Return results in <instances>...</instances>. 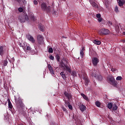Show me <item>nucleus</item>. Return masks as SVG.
<instances>
[{
  "label": "nucleus",
  "instance_id": "obj_30",
  "mask_svg": "<svg viewBox=\"0 0 125 125\" xmlns=\"http://www.w3.org/2000/svg\"><path fill=\"white\" fill-rule=\"evenodd\" d=\"M30 19L31 20H33V21H35L36 20V19L35 18V17L34 16V14H32L31 16H30Z\"/></svg>",
  "mask_w": 125,
  "mask_h": 125
},
{
  "label": "nucleus",
  "instance_id": "obj_45",
  "mask_svg": "<svg viewBox=\"0 0 125 125\" xmlns=\"http://www.w3.org/2000/svg\"><path fill=\"white\" fill-rule=\"evenodd\" d=\"M16 1H17L19 3H20L21 2V0H15Z\"/></svg>",
  "mask_w": 125,
  "mask_h": 125
},
{
  "label": "nucleus",
  "instance_id": "obj_10",
  "mask_svg": "<svg viewBox=\"0 0 125 125\" xmlns=\"http://www.w3.org/2000/svg\"><path fill=\"white\" fill-rule=\"evenodd\" d=\"M64 94L65 97H66L67 99H68V101H70V100L72 99V95L71 94L67 93V92L65 91H64Z\"/></svg>",
  "mask_w": 125,
  "mask_h": 125
},
{
  "label": "nucleus",
  "instance_id": "obj_48",
  "mask_svg": "<svg viewBox=\"0 0 125 125\" xmlns=\"http://www.w3.org/2000/svg\"><path fill=\"white\" fill-rule=\"evenodd\" d=\"M116 29H117V30H118V29H120V27H119V25H117V26H116Z\"/></svg>",
  "mask_w": 125,
  "mask_h": 125
},
{
  "label": "nucleus",
  "instance_id": "obj_55",
  "mask_svg": "<svg viewBox=\"0 0 125 125\" xmlns=\"http://www.w3.org/2000/svg\"><path fill=\"white\" fill-rule=\"evenodd\" d=\"M70 15H72V14H71V13H70Z\"/></svg>",
  "mask_w": 125,
  "mask_h": 125
},
{
  "label": "nucleus",
  "instance_id": "obj_49",
  "mask_svg": "<svg viewBox=\"0 0 125 125\" xmlns=\"http://www.w3.org/2000/svg\"><path fill=\"white\" fill-rule=\"evenodd\" d=\"M108 23H109V25H113V23L111 21H109Z\"/></svg>",
  "mask_w": 125,
  "mask_h": 125
},
{
  "label": "nucleus",
  "instance_id": "obj_16",
  "mask_svg": "<svg viewBox=\"0 0 125 125\" xmlns=\"http://www.w3.org/2000/svg\"><path fill=\"white\" fill-rule=\"evenodd\" d=\"M83 80L85 81V85H88V83H89V80H88V78L87 77L85 76L83 78Z\"/></svg>",
  "mask_w": 125,
  "mask_h": 125
},
{
  "label": "nucleus",
  "instance_id": "obj_7",
  "mask_svg": "<svg viewBox=\"0 0 125 125\" xmlns=\"http://www.w3.org/2000/svg\"><path fill=\"white\" fill-rule=\"evenodd\" d=\"M39 44H43V36L41 35H38L37 37Z\"/></svg>",
  "mask_w": 125,
  "mask_h": 125
},
{
  "label": "nucleus",
  "instance_id": "obj_23",
  "mask_svg": "<svg viewBox=\"0 0 125 125\" xmlns=\"http://www.w3.org/2000/svg\"><path fill=\"white\" fill-rule=\"evenodd\" d=\"M113 103H109L107 104V106L108 109H111L113 107Z\"/></svg>",
  "mask_w": 125,
  "mask_h": 125
},
{
  "label": "nucleus",
  "instance_id": "obj_46",
  "mask_svg": "<svg viewBox=\"0 0 125 125\" xmlns=\"http://www.w3.org/2000/svg\"><path fill=\"white\" fill-rule=\"evenodd\" d=\"M81 51H84V47H83L82 48V50H81Z\"/></svg>",
  "mask_w": 125,
  "mask_h": 125
},
{
  "label": "nucleus",
  "instance_id": "obj_36",
  "mask_svg": "<svg viewBox=\"0 0 125 125\" xmlns=\"http://www.w3.org/2000/svg\"><path fill=\"white\" fill-rule=\"evenodd\" d=\"M83 54H84L83 52L81 51L80 55H81L82 58H83Z\"/></svg>",
  "mask_w": 125,
  "mask_h": 125
},
{
  "label": "nucleus",
  "instance_id": "obj_5",
  "mask_svg": "<svg viewBox=\"0 0 125 125\" xmlns=\"http://www.w3.org/2000/svg\"><path fill=\"white\" fill-rule=\"evenodd\" d=\"M19 20L21 23H24L26 20H29V17L27 14H24V15H21L19 17Z\"/></svg>",
  "mask_w": 125,
  "mask_h": 125
},
{
  "label": "nucleus",
  "instance_id": "obj_32",
  "mask_svg": "<svg viewBox=\"0 0 125 125\" xmlns=\"http://www.w3.org/2000/svg\"><path fill=\"white\" fill-rule=\"evenodd\" d=\"M8 106L9 108H10V109H12V104H11V102L9 101L8 102Z\"/></svg>",
  "mask_w": 125,
  "mask_h": 125
},
{
  "label": "nucleus",
  "instance_id": "obj_6",
  "mask_svg": "<svg viewBox=\"0 0 125 125\" xmlns=\"http://www.w3.org/2000/svg\"><path fill=\"white\" fill-rule=\"evenodd\" d=\"M110 31L106 28H102L99 32L100 36H103V35H109Z\"/></svg>",
  "mask_w": 125,
  "mask_h": 125
},
{
  "label": "nucleus",
  "instance_id": "obj_13",
  "mask_svg": "<svg viewBox=\"0 0 125 125\" xmlns=\"http://www.w3.org/2000/svg\"><path fill=\"white\" fill-rule=\"evenodd\" d=\"M110 84L114 86V87H118V82H117L115 79L113 80L112 82L110 83Z\"/></svg>",
  "mask_w": 125,
  "mask_h": 125
},
{
  "label": "nucleus",
  "instance_id": "obj_2",
  "mask_svg": "<svg viewBox=\"0 0 125 125\" xmlns=\"http://www.w3.org/2000/svg\"><path fill=\"white\" fill-rule=\"evenodd\" d=\"M65 61L66 64L64 63L62 61L61 62V67L62 68V70L71 74V73H72V67L70 65L68 64V61L66 60H65Z\"/></svg>",
  "mask_w": 125,
  "mask_h": 125
},
{
  "label": "nucleus",
  "instance_id": "obj_26",
  "mask_svg": "<svg viewBox=\"0 0 125 125\" xmlns=\"http://www.w3.org/2000/svg\"><path fill=\"white\" fill-rule=\"evenodd\" d=\"M118 110V106H117V104H114L113 105V111H117Z\"/></svg>",
  "mask_w": 125,
  "mask_h": 125
},
{
  "label": "nucleus",
  "instance_id": "obj_3",
  "mask_svg": "<svg viewBox=\"0 0 125 125\" xmlns=\"http://www.w3.org/2000/svg\"><path fill=\"white\" fill-rule=\"evenodd\" d=\"M41 7L42 11H45V12L48 14L50 13L51 12V10H52V9L53 8L52 7L47 5L46 3L44 2H42L41 4Z\"/></svg>",
  "mask_w": 125,
  "mask_h": 125
},
{
  "label": "nucleus",
  "instance_id": "obj_11",
  "mask_svg": "<svg viewBox=\"0 0 125 125\" xmlns=\"http://www.w3.org/2000/svg\"><path fill=\"white\" fill-rule=\"evenodd\" d=\"M78 106H79L80 110H81V111H82V112H84V111H85V110H86V107L82 104H80L78 105Z\"/></svg>",
  "mask_w": 125,
  "mask_h": 125
},
{
  "label": "nucleus",
  "instance_id": "obj_44",
  "mask_svg": "<svg viewBox=\"0 0 125 125\" xmlns=\"http://www.w3.org/2000/svg\"><path fill=\"white\" fill-rule=\"evenodd\" d=\"M99 22H101L102 21V18H99L98 19Z\"/></svg>",
  "mask_w": 125,
  "mask_h": 125
},
{
  "label": "nucleus",
  "instance_id": "obj_17",
  "mask_svg": "<svg viewBox=\"0 0 125 125\" xmlns=\"http://www.w3.org/2000/svg\"><path fill=\"white\" fill-rule=\"evenodd\" d=\"M39 28L42 32H44V27L43 26V25H42V23H40L39 24Z\"/></svg>",
  "mask_w": 125,
  "mask_h": 125
},
{
  "label": "nucleus",
  "instance_id": "obj_15",
  "mask_svg": "<svg viewBox=\"0 0 125 125\" xmlns=\"http://www.w3.org/2000/svg\"><path fill=\"white\" fill-rule=\"evenodd\" d=\"M48 68L49 69V71L50 72L51 74L52 75H54V71L53 70V69L52 68V66L50 64L48 65Z\"/></svg>",
  "mask_w": 125,
  "mask_h": 125
},
{
  "label": "nucleus",
  "instance_id": "obj_14",
  "mask_svg": "<svg viewBox=\"0 0 125 125\" xmlns=\"http://www.w3.org/2000/svg\"><path fill=\"white\" fill-rule=\"evenodd\" d=\"M60 75L62 78L63 80H64V81H66V79H67V76H66V74H65V72L64 71H62L60 73Z\"/></svg>",
  "mask_w": 125,
  "mask_h": 125
},
{
  "label": "nucleus",
  "instance_id": "obj_27",
  "mask_svg": "<svg viewBox=\"0 0 125 125\" xmlns=\"http://www.w3.org/2000/svg\"><path fill=\"white\" fill-rule=\"evenodd\" d=\"M95 105L97 107H100V106H101V103H100L99 101H96L95 102Z\"/></svg>",
  "mask_w": 125,
  "mask_h": 125
},
{
  "label": "nucleus",
  "instance_id": "obj_29",
  "mask_svg": "<svg viewBox=\"0 0 125 125\" xmlns=\"http://www.w3.org/2000/svg\"><path fill=\"white\" fill-rule=\"evenodd\" d=\"M114 11H115V12H116V13H118L119 12L118 6H115Z\"/></svg>",
  "mask_w": 125,
  "mask_h": 125
},
{
  "label": "nucleus",
  "instance_id": "obj_54",
  "mask_svg": "<svg viewBox=\"0 0 125 125\" xmlns=\"http://www.w3.org/2000/svg\"><path fill=\"white\" fill-rule=\"evenodd\" d=\"M124 42H125V40L124 41Z\"/></svg>",
  "mask_w": 125,
  "mask_h": 125
},
{
  "label": "nucleus",
  "instance_id": "obj_12",
  "mask_svg": "<svg viewBox=\"0 0 125 125\" xmlns=\"http://www.w3.org/2000/svg\"><path fill=\"white\" fill-rule=\"evenodd\" d=\"M4 55V49L3 46H0V55L2 57Z\"/></svg>",
  "mask_w": 125,
  "mask_h": 125
},
{
  "label": "nucleus",
  "instance_id": "obj_41",
  "mask_svg": "<svg viewBox=\"0 0 125 125\" xmlns=\"http://www.w3.org/2000/svg\"><path fill=\"white\" fill-rule=\"evenodd\" d=\"M31 49H32V48H31V46H28L26 48L27 50H31Z\"/></svg>",
  "mask_w": 125,
  "mask_h": 125
},
{
  "label": "nucleus",
  "instance_id": "obj_37",
  "mask_svg": "<svg viewBox=\"0 0 125 125\" xmlns=\"http://www.w3.org/2000/svg\"><path fill=\"white\" fill-rule=\"evenodd\" d=\"M18 10H19V12H22V11H23V8L20 7V8H19Z\"/></svg>",
  "mask_w": 125,
  "mask_h": 125
},
{
  "label": "nucleus",
  "instance_id": "obj_28",
  "mask_svg": "<svg viewBox=\"0 0 125 125\" xmlns=\"http://www.w3.org/2000/svg\"><path fill=\"white\" fill-rule=\"evenodd\" d=\"M48 51L49 53H53V49H52V48L50 47L49 48Z\"/></svg>",
  "mask_w": 125,
  "mask_h": 125
},
{
  "label": "nucleus",
  "instance_id": "obj_19",
  "mask_svg": "<svg viewBox=\"0 0 125 125\" xmlns=\"http://www.w3.org/2000/svg\"><path fill=\"white\" fill-rule=\"evenodd\" d=\"M114 79H115V78L114 77V76L110 77L108 79L107 82H108V83H109L111 84V83L113 82V80Z\"/></svg>",
  "mask_w": 125,
  "mask_h": 125
},
{
  "label": "nucleus",
  "instance_id": "obj_24",
  "mask_svg": "<svg viewBox=\"0 0 125 125\" xmlns=\"http://www.w3.org/2000/svg\"><path fill=\"white\" fill-rule=\"evenodd\" d=\"M69 101H67L66 100H64V103H65L64 106H65V107H67V106H69V105L70 104V102Z\"/></svg>",
  "mask_w": 125,
  "mask_h": 125
},
{
  "label": "nucleus",
  "instance_id": "obj_18",
  "mask_svg": "<svg viewBox=\"0 0 125 125\" xmlns=\"http://www.w3.org/2000/svg\"><path fill=\"white\" fill-rule=\"evenodd\" d=\"M117 2L119 6H123V5H124V4L125 3L124 0H123V1L122 0H117Z\"/></svg>",
  "mask_w": 125,
  "mask_h": 125
},
{
  "label": "nucleus",
  "instance_id": "obj_1",
  "mask_svg": "<svg viewBox=\"0 0 125 125\" xmlns=\"http://www.w3.org/2000/svg\"><path fill=\"white\" fill-rule=\"evenodd\" d=\"M15 102L16 105L18 106L19 108H21V109L19 110V112L21 115H23L24 117L26 116V112L23 111L22 107H23V102H22V100L20 98H15Z\"/></svg>",
  "mask_w": 125,
  "mask_h": 125
},
{
  "label": "nucleus",
  "instance_id": "obj_9",
  "mask_svg": "<svg viewBox=\"0 0 125 125\" xmlns=\"http://www.w3.org/2000/svg\"><path fill=\"white\" fill-rule=\"evenodd\" d=\"M26 37H27V40H28L29 42H32V43H34L35 42L36 40L34 39V37H33L32 35L30 34H28Z\"/></svg>",
  "mask_w": 125,
  "mask_h": 125
},
{
  "label": "nucleus",
  "instance_id": "obj_38",
  "mask_svg": "<svg viewBox=\"0 0 125 125\" xmlns=\"http://www.w3.org/2000/svg\"><path fill=\"white\" fill-rule=\"evenodd\" d=\"M69 109H70V110H73V106H72V105L71 104H68V106Z\"/></svg>",
  "mask_w": 125,
  "mask_h": 125
},
{
  "label": "nucleus",
  "instance_id": "obj_21",
  "mask_svg": "<svg viewBox=\"0 0 125 125\" xmlns=\"http://www.w3.org/2000/svg\"><path fill=\"white\" fill-rule=\"evenodd\" d=\"M81 96H82V97H83V99H84L86 101H88V98L87 97V96H86V95H85L83 93H81Z\"/></svg>",
  "mask_w": 125,
  "mask_h": 125
},
{
  "label": "nucleus",
  "instance_id": "obj_39",
  "mask_svg": "<svg viewBox=\"0 0 125 125\" xmlns=\"http://www.w3.org/2000/svg\"><path fill=\"white\" fill-rule=\"evenodd\" d=\"M49 59H50L51 60H54V57H53V56L51 55L49 56Z\"/></svg>",
  "mask_w": 125,
  "mask_h": 125
},
{
  "label": "nucleus",
  "instance_id": "obj_22",
  "mask_svg": "<svg viewBox=\"0 0 125 125\" xmlns=\"http://www.w3.org/2000/svg\"><path fill=\"white\" fill-rule=\"evenodd\" d=\"M92 6L93 7H95V8H99V6L97 5V4H96V3H95V2H93L92 3Z\"/></svg>",
  "mask_w": 125,
  "mask_h": 125
},
{
  "label": "nucleus",
  "instance_id": "obj_40",
  "mask_svg": "<svg viewBox=\"0 0 125 125\" xmlns=\"http://www.w3.org/2000/svg\"><path fill=\"white\" fill-rule=\"evenodd\" d=\"M96 17H97V18H100V17H101V14H97L96 15Z\"/></svg>",
  "mask_w": 125,
  "mask_h": 125
},
{
  "label": "nucleus",
  "instance_id": "obj_51",
  "mask_svg": "<svg viewBox=\"0 0 125 125\" xmlns=\"http://www.w3.org/2000/svg\"><path fill=\"white\" fill-rule=\"evenodd\" d=\"M105 7H106V8H108V4L105 3Z\"/></svg>",
  "mask_w": 125,
  "mask_h": 125
},
{
  "label": "nucleus",
  "instance_id": "obj_43",
  "mask_svg": "<svg viewBox=\"0 0 125 125\" xmlns=\"http://www.w3.org/2000/svg\"><path fill=\"white\" fill-rule=\"evenodd\" d=\"M33 3H34V4H35V5H37L38 4V1H37V0H34V1H33Z\"/></svg>",
  "mask_w": 125,
  "mask_h": 125
},
{
  "label": "nucleus",
  "instance_id": "obj_33",
  "mask_svg": "<svg viewBox=\"0 0 125 125\" xmlns=\"http://www.w3.org/2000/svg\"><path fill=\"white\" fill-rule=\"evenodd\" d=\"M122 79L123 78L122 77V76H118L116 78V81H122Z\"/></svg>",
  "mask_w": 125,
  "mask_h": 125
},
{
  "label": "nucleus",
  "instance_id": "obj_34",
  "mask_svg": "<svg viewBox=\"0 0 125 125\" xmlns=\"http://www.w3.org/2000/svg\"><path fill=\"white\" fill-rule=\"evenodd\" d=\"M70 74H71L72 76H76V75H77V73L76 72V71H74L71 72Z\"/></svg>",
  "mask_w": 125,
  "mask_h": 125
},
{
  "label": "nucleus",
  "instance_id": "obj_25",
  "mask_svg": "<svg viewBox=\"0 0 125 125\" xmlns=\"http://www.w3.org/2000/svg\"><path fill=\"white\" fill-rule=\"evenodd\" d=\"M93 42L95 43V44H97V45H99L101 44V42L98 41V40H94L93 41Z\"/></svg>",
  "mask_w": 125,
  "mask_h": 125
},
{
  "label": "nucleus",
  "instance_id": "obj_53",
  "mask_svg": "<svg viewBox=\"0 0 125 125\" xmlns=\"http://www.w3.org/2000/svg\"><path fill=\"white\" fill-rule=\"evenodd\" d=\"M123 34L125 35V32H123Z\"/></svg>",
  "mask_w": 125,
  "mask_h": 125
},
{
  "label": "nucleus",
  "instance_id": "obj_52",
  "mask_svg": "<svg viewBox=\"0 0 125 125\" xmlns=\"http://www.w3.org/2000/svg\"><path fill=\"white\" fill-rule=\"evenodd\" d=\"M18 125H23V124L21 123L20 124H19Z\"/></svg>",
  "mask_w": 125,
  "mask_h": 125
},
{
  "label": "nucleus",
  "instance_id": "obj_4",
  "mask_svg": "<svg viewBox=\"0 0 125 125\" xmlns=\"http://www.w3.org/2000/svg\"><path fill=\"white\" fill-rule=\"evenodd\" d=\"M90 76L92 78L94 77V78H95V79H97V80H98L100 82H101L103 79L102 76L101 75H97V71L95 70H94V71H92V72L91 73Z\"/></svg>",
  "mask_w": 125,
  "mask_h": 125
},
{
  "label": "nucleus",
  "instance_id": "obj_8",
  "mask_svg": "<svg viewBox=\"0 0 125 125\" xmlns=\"http://www.w3.org/2000/svg\"><path fill=\"white\" fill-rule=\"evenodd\" d=\"M92 63L93 66H97L98 63H99V59L96 57L92 58Z\"/></svg>",
  "mask_w": 125,
  "mask_h": 125
},
{
  "label": "nucleus",
  "instance_id": "obj_35",
  "mask_svg": "<svg viewBox=\"0 0 125 125\" xmlns=\"http://www.w3.org/2000/svg\"><path fill=\"white\" fill-rule=\"evenodd\" d=\"M8 63V62H7V60H5L4 61V66H7Z\"/></svg>",
  "mask_w": 125,
  "mask_h": 125
},
{
  "label": "nucleus",
  "instance_id": "obj_31",
  "mask_svg": "<svg viewBox=\"0 0 125 125\" xmlns=\"http://www.w3.org/2000/svg\"><path fill=\"white\" fill-rule=\"evenodd\" d=\"M56 58L57 59V61L59 62L60 61V57L59 56V55H57L56 56Z\"/></svg>",
  "mask_w": 125,
  "mask_h": 125
},
{
  "label": "nucleus",
  "instance_id": "obj_20",
  "mask_svg": "<svg viewBox=\"0 0 125 125\" xmlns=\"http://www.w3.org/2000/svg\"><path fill=\"white\" fill-rule=\"evenodd\" d=\"M61 107L62 111L64 112V113H68V110H67V108H66L63 105H61Z\"/></svg>",
  "mask_w": 125,
  "mask_h": 125
},
{
  "label": "nucleus",
  "instance_id": "obj_50",
  "mask_svg": "<svg viewBox=\"0 0 125 125\" xmlns=\"http://www.w3.org/2000/svg\"><path fill=\"white\" fill-rule=\"evenodd\" d=\"M62 39H67V37L63 36H62Z\"/></svg>",
  "mask_w": 125,
  "mask_h": 125
},
{
  "label": "nucleus",
  "instance_id": "obj_42",
  "mask_svg": "<svg viewBox=\"0 0 125 125\" xmlns=\"http://www.w3.org/2000/svg\"><path fill=\"white\" fill-rule=\"evenodd\" d=\"M111 72H116V71H117V69L112 68H111Z\"/></svg>",
  "mask_w": 125,
  "mask_h": 125
},
{
  "label": "nucleus",
  "instance_id": "obj_47",
  "mask_svg": "<svg viewBox=\"0 0 125 125\" xmlns=\"http://www.w3.org/2000/svg\"><path fill=\"white\" fill-rule=\"evenodd\" d=\"M38 0V1L39 2H40V3H42V0Z\"/></svg>",
  "mask_w": 125,
  "mask_h": 125
}]
</instances>
